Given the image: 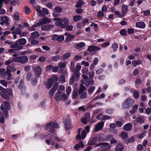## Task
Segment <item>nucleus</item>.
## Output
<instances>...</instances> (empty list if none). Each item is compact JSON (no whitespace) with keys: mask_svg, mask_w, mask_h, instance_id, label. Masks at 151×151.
<instances>
[{"mask_svg":"<svg viewBox=\"0 0 151 151\" xmlns=\"http://www.w3.org/2000/svg\"><path fill=\"white\" fill-rule=\"evenodd\" d=\"M27 43L26 40L23 38H21L16 41L14 44L10 46V47L12 48H15L17 50H22L23 48L22 46L25 45Z\"/></svg>","mask_w":151,"mask_h":151,"instance_id":"1","label":"nucleus"},{"mask_svg":"<svg viewBox=\"0 0 151 151\" xmlns=\"http://www.w3.org/2000/svg\"><path fill=\"white\" fill-rule=\"evenodd\" d=\"M134 103V100L130 97L126 99L122 104V108L124 109H127L131 107Z\"/></svg>","mask_w":151,"mask_h":151,"instance_id":"2","label":"nucleus"},{"mask_svg":"<svg viewBox=\"0 0 151 151\" xmlns=\"http://www.w3.org/2000/svg\"><path fill=\"white\" fill-rule=\"evenodd\" d=\"M14 61L19 63L21 64H24L27 63L28 60L27 56L24 55L19 56L13 58Z\"/></svg>","mask_w":151,"mask_h":151,"instance_id":"3","label":"nucleus"},{"mask_svg":"<svg viewBox=\"0 0 151 151\" xmlns=\"http://www.w3.org/2000/svg\"><path fill=\"white\" fill-rule=\"evenodd\" d=\"M49 127H50V131L53 132L55 131V129L58 128V124L51 121L47 124L45 127V129H46L48 130Z\"/></svg>","mask_w":151,"mask_h":151,"instance_id":"4","label":"nucleus"},{"mask_svg":"<svg viewBox=\"0 0 151 151\" xmlns=\"http://www.w3.org/2000/svg\"><path fill=\"white\" fill-rule=\"evenodd\" d=\"M51 21L50 19L44 17L39 20V22L37 23V25L38 26L42 25L47 23H49L51 22Z\"/></svg>","mask_w":151,"mask_h":151,"instance_id":"5","label":"nucleus"},{"mask_svg":"<svg viewBox=\"0 0 151 151\" xmlns=\"http://www.w3.org/2000/svg\"><path fill=\"white\" fill-rule=\"evenodd\" d=\"M33 74L31 73H28L26 76V79L27 81H32V83L33 84L35 85L37 83V80L35 78H33Z\"/></svg>","mask_w":151,"mask_h":151,"instance_id":"6","label":"nucleus"},{"mask_svg":"<svg viewBox=\"0 0 151 151\" xmlns=\"http://www.w3.org/2000/svg\"><path fill=\"white\" fill-rule=\"evenodd\" d=\"M101 146V150L109 149L111 147V146L109 143L106 142H102L97 144L96 146Z\"/></svg>","mask_w":151,"mask_h":151,"instance_id":"7","label":"nucleus"},{"mask_svg":"<svg viewBox=\"0 0 151 151\" xmlns=\"http://www.w3.org/2000/svg\"><path fill=\"white\" fill-rule=\"evenodd\" d=\"M33 71L35 73L37 77H39L42 72V69L39 65L34 67L33 68Z\"/></svg>","mask_w":151,"mask_h":151,"instance_id":"8","label":"nucleus"},{"mask_svg":"<svg viewBox=\"0 0 151 151\" xmlns=\"http://www.w3.org/2000/svg\"><path fill=\"white\" fill-rule=\"evenodd\" d=\"M53 20L56 22L55 23V24L58 26H60L62 28V19L60 18H55L53 19Z\"/></svg>","mask_w":151,"mask_h":151,"instance_id":"9","label":"nucleus"},{"mask_svg":"<svg viewBox=\"0 0 151 151\" xmlns=\"http://www.w3.org/2000/svg\"><path fill=\"white\" fill-rule=\"evenodd\" d=\"M64 35L67 36L65 40L66 42L70 41L74 38V36L73 35L70 34L69 33H65Z\"/></svg>","mask_w":151,"mask_h":151,"instance_id":"10","label":"nucleus"},{"mask_svg":"<svg viewBox=\"0 0 151 151\" xmlns=\"http://www.w3.org/2000/svg\"><path fill=\"white\" fill-rule=\"evenodd\" d=\"M54 26L51 24H47L42 26L41 27L42 30L47 31L51 29Z\"/></svg>","mask_w":151,"mask_h":151,"instance_id":"11","label":"nucleus"},{"mask_svg":"<svg viewBox=\"0 0 151 151\" xmlns=\"http://www.w3.org/2000/svg\"><path fill=\"white\" fill-rule=\"evenodd\" d=\"M104 124V123L103 122L99 123L95 126V131L97 132L101 129L103 127Z\"/></svg>","mask_w":151,"mask_h":151,"instance_id":"12","label":"nucleus"},{"mask_svg":"<svg viewBox=\"0 0 151 151\" xmlns=\"http://www.w3.org/2000/svg\"><path fill=\"white\" fill-rule=\"evenodd\" d=\"M65 128L66 129H69L70 128L71 125V121L69 119H67L65 120L64 122Z\"/></svg>","mask_w":151,"mask_h":151,"instance_id":"13","label":"nucleus"},{"mask_svg":"<svg viewBox=\"0 0 151 151\" xmlns=\"http://www.w3.org/2000/svg\"><path fill=\"white\" fill-rule=\"evenodd\" d=\"M62 22L64 23L62 25V28H65L68 25V22L70 21L69 19L68 18L64 17L62 19Z\"/></svg>","mask_w":151,"mask_h":151,"instance_id":"14","label":"nucleus"},{"mask_svg":"<svg viewBox=\"0 0 151 151\" xmlns=\"http://www.w3.org/2000/svg\"><path fill=\"white\" fill-rule=\"evenodd\" d=\"M55 98L57 101H60L62 99L61 92L60 91H58L55 95Z\"/></svg>","mask_w":151,"mask_h":151,"instance_id":"15","label":"nucleus"},{"mask_svg":"<svg viewBox=\"0 0 151 151\" xmlns=\"http://www.w3.org/2000/svg\"><path fill=\"white\" fill-rule=\"evenodd\" d=\"M100 49L99 47L97 46L93 45L89 46L88 49V51L89 52L97 51L100 50Z\"/></svg>","mask_w":151,"mask_h":151,"instance_id":"16","label":"nucleus"},{"mask_svg":"<svg viewBox=\"0 0 151 151\" xmlns=\"http://www.w3.org/2000/svg\"><path fill=\"white\" fill-rule=\"evenodd\" d=\"M132 125L131 123H128L124 126L123 129L126 131H128L132 129Z\"/></svg>","mask_w":151,"mask_h":151,"instance_id":"17","label":"nucleus"},{"mask_svg":"<svg viewBox=\"0 0 151 151\" xmlns=\"http://www.w3.org/2000/svg\"><path fill=\"white\" fill-rule=\"evenodd\" d=\"M78 89L77 88H75L73 90L72 93V99H75L78 96Z\"/></svg>","mask_w":151,"mask_h":151,"instance_id":"18","label":"nucleus"},{"mask_svg":"<svg viewBox=\"0 0 151 151\" xmlns=\"http://www.w3.org/2000/svg\"><path fill=\"white\" fill-rule=\"evenodd\" d=\"M16 70V68L11 65H8L6 67V71L10 72H14Z\"/></svg>","mask_w":151,"mask_h":151,"instance_id":"19","label":"nucleus"},{"mask_svg":"<svg viewBox=\"0 0 151 151\" xmlns=\"http://www.w3.org/2000/svg\"><path fill=\"white\" fill-rule=\"evenodd\" d=\"M136 26L137 27L144 28L145 27V24L143 22H137L136 23Z\"/></svg>","mask_w":151,"mask_h":151,"instance_id":"20","label":"nucleus"},{"mask_svg":"<svg viewBox=\"0 0 151 151\" xmlns=\"http://www.w3.org/2000/svg\"><path fill=\"white\" fill-rule=\"evenodd\" d=\"M83 81H81V83L80 84V87L79 89L78 93L84 92V91L85 89V87L82 84L84 83Z\"/></svg>","mask_w":151,"mask_h":151,"instance_id":"21","label":"nucleus"},{"mask_svg":"<svg viewBox=\"0 0 151 151\" xmlns=\"http://www.w3.org/2000/svg\"><path fill=\"white\" fill-rule=\"evenodd\" d=\"M0 95L2 98L6 100H9L10 99L9 97L6 94L5 91L1 93H0Z\"/></svg>","mask_w":151,"mask_h":151,"instance_id":"22","label":"nucleus"},{"mask_svg":"<svg viewBox=\"0 0 151 151\" xmlns=\"http://www.w3.org/2000/svg\"><path fill=\"white\" fill-rule=\"evenodd\" d=\"M29 40L30 41L32 45L37 44L39 43L38 40L34 39L32 37H30Z\"/></svg>","mask_w":151,"mask_h":151,"instance_id":"23","label":"nucleus"},{"mask_svg":"<svg viewBox=\"0 0 151 151\" xmlns=\"http://www.w3.org/2000/svg\"><path fill=\"white\" fill-rule=\"evenodd\" d=\"M53 82L52 81L51 79H49L47 81V82L46 84V87L48 88L49 89L52 86Z\"/></svg>","mask_w":151,"mask_h":151,"instance_id":"24","label":"nucleus"},{"mask_svg":"<svg viewBox=\"0 0 151 151\" xmlns=\"http://www.w3.org/2000/svg\"><path fill=\"white\" fill-rule=\"evenodd\" d=\"M3 104L6 109L9 110L10 109V105L9 101H5L3 102Z\"/></svg>","mask_w":151,"mask_h":151,"instance_id":"25","label":"nucleus"},{"mask_svg":"<svg viewBox=\"0 0 151 151\" xmlns=\"http://www.w3.org/2000/svg\"><path fill=\"white\" fill-rule=\"evenodd\" d=\"M138 106L139 105L137 104L134 105L132 107V109L130 111V113L132 114L134 113L137 110Z\"/></svg>","mask_w":151,"mask_h":151,"instance_id":"26","label":"nucleus"},{"mask_svg":"<svg viewBox=\"0 0 151 151\" xmlns=\"http://www.w3.org/2000/svg\"><path fill=\"white\" fill-rule=\"evenodd\" d=\"M124 149V147L120 144H119L115 148V151H122Z\"/></svg>","mask_w":151,"mask_h":151,"instance_id":"27","label":"nucleus"},{"mask_svg":"<svg viewBox=\"0 0 151 151\" xmlns=\"http://www.w3.org/2000/svg\"><path fill=\"white\" fill-rule=\"evenodd\" d=\"M80 95V97L82 99H85L87 97L88 95L87 93L85 92H82L79 93Z\"/></svg>","mask_w":151,"mask_h":151,"instance_id":"28","label":"nucleus"},{"mask_svg":"<svg viewBox=\"0 0 151 151\" xmlns=\"http://www.w3.org/2000/svg\"><path fill=\"white\" fill-rule=\"evenodd\" d=\"M86 135V133H81V134H79L76 137V138L78 139H80L82 138L84 139Z\"/></svg>","mask_w":151,"mask_h":151,"instance_id":"29","label":"nucleus"},{"mask_svg":"<svg viewBox=\"0 0 151 151\" xmlns=\"http://www.w3.org/2000/svg\"><path fill=\"white\" fill-rule=\"evenodd\" d=\"M85 45V43L83 42H81L79 43L76 44L75 46L76 48H81L83 47Z\"/></svg>","mask_w":151,"mask_h":151,"instance_id":"30","label":"nucleus"},{"mask_svg":"<svg viewBox=\"0 0 151 151\" xmlns=\"http://www.w3.org/2000/svg\"><path fill=\"white\" fill-rule=\"evenodd\" d=\"M59 81L62 83H63L65 82V77L63 75H61L59 77Z\"/></svg>","mask_w":151,"mask_h":151,"instance_id":"31","label":"nucleus"},{"mask_svg":"<svg viewBox=\"0 0 151 151\" xmlns=\"http://www.w3.org/2000/svg\"><path fill=\"white\" fill-rule=\"evenodd\" d=\"M122 10L123 12L126 13L128 10V7L125 5H122Z\"/></svg>","mask_w":151,"mask_h":151,"instance_id":"32","label":"nucleus"},{"mask_svg":"<svg viewBox=\"0 0 151 151\" xmlns=\"http://www.w3.org/2000/svg\"><path fill=\"white\" fill-rule=\"evenodd\" d=\"M5 91L6 93H7L9 96H11L13 95L12 91L11 89L8 88L5 89Z\"/></svg>","mask_w":151,"mask_h":151,"instance_id":"33","label":"nucleus"},{"mask_svg":"<svg viewBox=\"0 0 151 151\" xmlns=\"http://www.w3.org/2000/svg\"><path fill=\"white\" fill-rule=\"evenodd\" d=\"M118 47V44L116 43H114L111 46V48L113 49V50L114 52L116 51Z\"/></svg>","mask_w":151,"mask_h":151,"instance_id":"34","label":"nucleus"},{"mask_svg":"<svg viewBox=\"0 0 151 151\" xmlns=\"http://www.w3.org/2000/svg\"><path fill=\"white\" fill-rule=\"evenodd\" d=\"M5 73L8 76L7 79L8 80H10L11 79H13L12 78V74L10 72L6 71Z\"/></svg>","mask_w":151,"mask_h":151,"instance_id":"35","label":"nucleus"},{"mask_svg":"<svg viewBox=\"0 0 151 151\" xmlns=\"http://www.w3.org/2000/svg\"><path fill=\"white\" fill-rule=\"evenodd\" d=\"M81 16L80 15L75 16L73 17V20L75 22L78 21L81 19Z\"/></svg>","mask_w":151,"mask_h":151,"instance_id":"36","label":"nucleus"},{"mask_svg":"<svg viewBox=\"0 0 151 151\" xmlns=\"http://www.w3.org/2000/svg\"><path fill=\"white\" fill-rule=\"evenodd\" d=\"M133 96L135 99H137L139 96V93L137 91H135L133 92Z\"/></svg>","mask_w":151,"mask_h":151,"instance_id":"37","label":"nucleus"},{"mask_svg":"<svg viewBox=\"0 0 151 151\" xmlns=\"http://www.w3.org/2000/svg\"><path fill=\"white\" fill-rule=\"evenodd\" d=\"M22 32V30L19 28H16L14 31L12 32V33L16 34L17 35H19Z\"/></svg>","mask_w":151,"mask_h":151,"instance_id":"38","label":"nucleus"},{"mask_svg":"<svg viewBox=\"0 0 151 151\" xmlns=\"http://www.w3.org/2000/svg\"><path fill=\"white\" fill-rule=\"evenodd\" d=\"M31 37H33L37 38L39 36V35L38 33L37 32H32L31 34Z\"/></svg>","mask_w":151,"mask_h":151,"instance_id":"39","label":"nucleus"},{"mask_svg":"<svg viewBox=\"0 0 151 151\" xmlns=\"http://www.w3.org/2000/svg\"><path fill=\"white\" fill-rule=\"evenodd\" d=\"M64 39V37L63 35H60L58 37L57 36L56 40L59 42H61L63 41Z\"/></svg>","mask_w":151,"mask_h":151,"instance_id":"40","label":"nucleus"},{"mask_svg":"<svg viewBox=\"0 0 151 151\" xmlns=\"http://www.w3.org/2000/svg\"><path fill=\"white\" fill-rule=\"evenodd\" d=\"M66 95L67 96H68L71 91V88L70 86L67 87L66 89Z\"/></svg>","mask_w":151,"mask_h":151,"instance_id":"41","label":"nucleus"},{"mask_svg":"<svg viewBox=\"0 0 151 151\" xmlns=\"http://www.w3.org/2000/svg\"><path fill=\"white\" fill-rule=\"evenodd\" d=\"M95 89V87L94 86H91L88 88V91L89 93L92 94Z\"/></svg>","mask_w":151,"mask_h":151,"instance_id":"42","label":"nucleus"},{"mask_svg":"<svg viewBox=\"0 0 151 151\" xmlns=\"http://www.w3.org/2000/svg\"><path fill=\"white\" fill-rule=\"evenodd\" d=\"M1 20L5 22L7 24H8L7 22L9 20L6 16H3L1 17Z\"/></svg>","mask_w":151,"mask_h":151,"instance_id":"43","label":"nucleus"},{"mask_svg":"<svg viewBox=\"0 0 151 151\" xmlns=\"http://www.w3.org/2000/svg\"><path fill=\"white\" fill-rule=\"evenodd\" d=\"M36 11L39 13L40 14H42V11L40 10V6L38 5H35V7Z\"/></svg>","mask_w":151,"mask_h":151,"instance_id":"44","label":"nucleus"},{"mask_svg":"<svg viewBox=\"0 0 151 151\" xmlns=\"http://www.w3.org/2000/svg\"><path fill=\"white\" fill-rule=\"evenodd\" d=\"M137 122L142 124L144 122V120L141 117H139L137 119Z\"/></svg>","mask_w":151,"mask_h":151,"instance_id":"45","label":"nucleus"},{"mask_svg":"<svg viewBox=\"0 0 151 151\" xmlns=\"http://www.w3.org/2000/svg\"><path fill=\"white\" fill-rule=\"evenodd\" d=\"M55 11L58 13H61L62 12V9L60 7L57 6L54 9Z\"/></svg>","mask_w":151,"mask_h":151,"instance_id":"46","label":"nucleus"},{"mask_svg":"<svg viewBox=\"0 0 151 151\" xmlns=\"http://www.w3.org/2000/svg\"><path fill=\"white\" fill-rule=\"evenodd\" d=\"M127 33L126 30L125 29H122L120 32V34L122 35H126Z\"/></svg>","mask_w":151,"mask_h":151,"instance_id":"47","label":"nucleus"},{"mask_svg":"<svg viewBox=\"0 0 151 151\" xmlns=\"http://www.w3.org/2000/svg\"><path fill=\"white\" fill-rule=\"evenodd\" d=\"M60 58L59 56L55 55L52 57L51 58V59L52 61H56L59 60Z\"/></svg>","mask_w":151,"mask_h":151,"instance_id":"48","label":"nucleus"},{"mask_svg":"<svg viewBox=\"0 0 151 151\" xmlns=\"http://www.w3.org/2000/svg\"><path fill=\"white\" fill-rule=\"evenodd\" d=\"M119 136L123 139H126L128 137V135L126 133H121Z\"/></svg>","mask_w":151,"mask_h":151,"instance_id":"49","label":"nucleus"},{"mask_svg":"<svg viewBox=\"0 0 151 151\" xmlns=\"http://www.w3.org/2000/svg\"><path fill=\"white\" fill-rule=\"evenodd\" d=\"M70 56V53L68 52L67 53L64 54L63 56V59H65L68 58Z\"/></svg>","mask_w":151,"mask_h":151,"instance_id":"50","label":"nucleus"},{"mask_svg":"<svg viewBox=\"0 0 151 151\" xmlns=\"http://www.w3.org/2000/svg\"><path fill=\"white\" fill-rule=\"evenodd\" d=\"M45 141L46 143L49 145H53L55 144V143L53 142H51L50 139H46Z\"/></svg>","mask_w":151,"mask_h":151,"instance_id":"51","label":"nucleus"},{"mask_svg":"<svg viewBox=\"0 0 151 151\" xmlns=\"http://www.w3.org/2000/svg\"><path fill=\"white\" fill-rule=\"evenodd\" d=\"M43 14L46 15H48L49 14L48 10L46 8H43L42 9V14Z\"/></svg>","mask_w":151,"mask_h":151,"instance_id":"52","label":"nucleus"},{"mask_svg":"<svg viewBox=\"0 0 151 151\" xmlns=\"http://www.w3.org/2000/svg\"><path fill=\"white\" fill-rule=\"evenodd\" d=\"M83 2L81 1H78L76 5V7L77 8H80L83 4Z\"/></svg>","mask_w":151,"mask_h":151,"instance_id":"53","label":"nucleus"},{"mask_svg":"<svg viewBox=\"0 0 151 151\" xmlns=\"http://www.w3.org/2000/svg\"><path fill=\"white\" fill-rule=\"evenodd\" d=\"M111 116H108L106 115H104L102 117L101 120L103 121L106 119H111Z\"/></svg>","mask_w":151,"mask_h":151,"instance_id":"54","label":"nucleus"},{"mask_svg":"<svg viewBox=\"0 0 151 151\" xmlns=\"http://www.w3.org/2000/svg\"><path fill=\"white\" fill-rule=\"evenodd\" d=\"M75 77L74 75H73L71 76L69 81V83L70 84H73L75 81Z\"/></svg>","mask_w":151,"mask_h":151,"instance_id":"55","label":"nucleus"},{"mask_svg":"<svg viewBox=\"0 0 151 151\" xmlns=\"http://www.w3.org/2000/svg\"><path fill=\"white\" fill-rule=\"evenodd\" d=\"M58 66L61 68H63L65 66V63L60 62L58 63Z\"/></svg>","mask_w":151,"mask_h":151,"instance_id":"56","label":"nucleus"},{"mask_svg":"<svg viewBox=\"0 0 151 151\" xmlns=\"http://www.w3.org/2000/svg\"><path fill=\"white\" fill-rule=\"evenodd\" d=\"M24 8L25 12L26 14H29L30 12V9L29 7L27 6H24Z\"/></svg>","mask_w":151,"mask_h":151,"instance_id":"57","label":"nucleus"},{"mask_svg":"<svg viewBox=\"0 0 151 151\" xmlns=\"http://www.w3.org/2000/svg\"><path fill=\"white\" fill-rule=\"evenodd\" d=\"M65 28L67 31H71L73 29V27L72 25H68Z\"/></svg>","mask_w":151,"mask_h":151,"instance_id":"58","label":"nucleus"},{"mask_svg":"<svg viewBox=\"0 0 151 151\" xmlns=\"http://www.w3.org/2000/svg\"><path fill=\"white\" fill-rule=\"evenodd\" d=\"M58 86V82H55L54 84L53 87L51 88L56 91L57 89Z\"/></svg>","mask_w":151,"mask_h":151,"instance_id":"59","label":"nucleus"},{"mask_svg":"<svg viewBox=\"0 0 151 151\" xmlns=\"http://www.w3.org/2000/svg\"><path fill=\"white\" fill-rule=\"evenodd\" d=\"M106 113L108 114H111L114 112V109H108L106 110Z\"/></svg>","mask_w":151,"mask_h":151,"instance_id":"60","label":"nucleus"},{"mask_svg":"<svg viewBox=\"0 0 151 151\" xmlns=\"http://www.w3.org/2000/svg\"><path fill=\"white\" fill-rule=\"evenodd\" d=\"M70 69L72 72H74L75 70L74 63L72 62H71Z\"/></svg>","mask_w":151,"mask_h":151,"instance_id":"61","label":"nucleus"},{"mask_svg":"<svg viewBox=\"0 0 151 151\" xmlns=\"http://www.w3.org/2000/svg\"><path fill=\"white\" fill-rule=\"evenodd\" d=\"M1 83L4 86L6 87L7 86V82L4 80H1L0 81Z\"/></svg>","mask_w":151,"mask_h":151,"instance_id":"62","label":"nucleus"},{"mask_svg":"<svg viewBox=\"0 0 151 151\" xmlns=\"http://www.w3.org/2000/svg\"><path fill=\"white\" fill-rule=\"evenodd\" d=\"M46 60L44 56H42L39 58L38 60L40 62H43Z\"/></svg>","mask_w":151,"mask_h":151,"instance_id":"63","label":"nucleus"},{"mask_svg":"<svg viewBox=\"0 0 151 151\" xmlns=\"http://www.w3.org/2000/svg\"><path fill=\"white\" fill-rule=\"evenodd\" d=\"M53 67V66L51 65H47L46 67V70L47 71H48L51 69H52Z\"/></svg>","mask_w":151,"mask_h":151,"instance_id":"64","label":"nucleus"}]
</instances>
